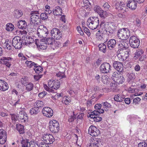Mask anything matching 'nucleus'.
<instances>
[{"mask_svg":"<svg viewBox=\"0 0 147 147\" xmlns=\"http://www.w3.org/2000/svg\"><path fill=\"white\" fill-rule=\"evenodd\" d=\"M118 37L122 40L127 39L130 36V32L127 28H123L119 30L117 32Z\"/></svg>","mask_w":147,"mask_h":147,"instance_id":"nucleus-4","label":"nucleus"},{"mask_svg":"<svg viewBox=\"0 0 147 147\" xmlns=\"http://www.w3.org/2000/svg\"><path fill=\"white\" fill-rule=\"evenodd\" d=\"M62 9L59 6L55 7L53 11V13L55 16H61L62 13Z\"/></svg>","mask_w":147,"mask_h":147,"instance_id":"nucleus-28","label":"nucleus"},{"mask_svg":"<svg viewBox=\"0 0 147 147\" xmlns=\"http://www.w3.org/2000/svg\"><path fill=\"white\" fill-rule=\"evenodd\" d=\"M116 2L115 6L116 9H118L119 11L125 10V4L123 2L121 1L119 3L116 1Z\"/></svg>","mask_w":147,"mask_h":147,"instance_id":"nucleus-24","label":"nucleus"},{"mask_svg":"<svg viewBox=\"0 0 147 147\" xmlns=\"http://www.w3.org/2000/svg\"><path fill=\"white\" fill-rule=\"evenodd\" d=\"M135 79L134 76L133 74H130L129 75L127 78V80L128 81H132Z\"/></svg>","mask_w":147,"mask_h":147,"instance_id":"nucleus-54","label":"nucleus"},{"mask_svg":"<svg viewBox=\"0 0 147 147\" xmlns=\"http://www.w3.org/2000/svg\"><path fill=\"white\" fill-rule=\"evenodd\" d=\"M38 11H37V12ZM37 11H33L30 16L29 26L30 28H34L35 26L38 23L40 16L38 13H36Z\"/></svg>","mask_w":147,"mask_h":147,"instance_id":"nucleus-3","label":"nucleus"},{"mask_svg":"<svg viewBox=\"0 0 147 147\" xmlns=\"http://www.w3.org/2000/svg\"><path fill=\"white\" fill-rule=\"evenodd\" d=\"M39 109L34 107L31 108L30 111V113L31 115H35L38 114L39 112Z\"/></svg>","mask_w":147,"mask_h":147,"instance_id":"nucleus-34","label":"nucleus"},{"mask_svg":"<svg viewBox=\"0 0 147 147\" xmlns=\"http://www.w3.org/2000/svg\"><path fill=\"white\" fill-rule=\"evenodd\" d=\"M100 142V139L99 138H94L91 139L89 147H98Z\"/></svg>","mask_w":147,"mask_h":147,"instance_id":"nucleus-20","label":"nucleus"},{"mask_svg":"<svg viewBox=\"0 0 147 147\" xmlns=\"http://www.w3.org/2000/svg\"><path fill=\"white\" fill-rule=\"evenodd\" d=\"M21 41L20 38L19 36H15L12 39V46L16 49H20L22 47Z\"/></svg>","mask_w":147,"mask_h":147,"instance_id":"nucleus-10","label":"nucleus"},{"mask_svg":"<svg viewBox=\"0 0 147 147\" xmlns=\"http://www.w3.org/2000/svg\"><path fill=\"white\" fill-rule=\"evenodd\" d=\"M12 120L15 121L17 120V117L15 114H10Z\"/></svg>","mask_w":147,"mask_h":147,"instance_id":"nucleus-61","label":"nucleus"},{"mask_svg":"<svg viewBox=\"0 0 147 147\" xmlns=\"http://www.w3.org/2000/svg\"><path fill=\"white\" fill-rule=\"evenodd\" d=\"M48 33L46 27H44L43 26H39L37 34L39 37L44 38L47 36Z\"/></svg>","mask_w":147,"mask_h":147,"instance_id":"nucleus-8","label":"nucleus"},{"mask_svg":"<svg viewBox=\"0 0 147 147\" xmlns=\"http://www.w3.org/2000/svg\"><path fill=\"white\" fill-rule=\"evenodd\" d=\"M98 13L101 18H105L107 16V13L106 11H104L102 10H100V11Z\"/></svg>","mask_w":147,"mask_h":147,"instance_id":"nucleus-45","label":"nucleus"},{"mask_svg":"<svg viewBox=\"0 0 147 147\" xmlns=\"http://www.w3.org/2000/svg\"><path fill=\"white\" fill-rule=\"evenodd\" d=\"M90 115H93V117H95L98 116L100 115V113H99L98 110H94L92 113V114Z\"/></svg>","mask_w":147,"mask_h":147,"instance_id":"nucleus-56","label":"nucleus"},{"mask_svg":"<svg viewBox=\"0 0 147 147\" xmlns=\"http://www.w3.org/2000/svg\"><path fill=\"white\" fill-rule=\"evenodd\" d=\"M110 6L109 5L108 3L107 2L105 3L103 6V7H104L105 9L106 10L109 9L110 7Z\"/></svg>","mask_w":147,"mask_h":147,"instance_id":"nucleus-62","label":"nucleus"},{"mask_svg":"<svg viewBox=\"0 0 147 147\" xmlns=\"http://www.w3.org/2000/svg\"><path fill=\"white\" fill-rule=\"evenodd\" d=\"M18 120H21L22 122H25L28 119L27 114L23 111L19 112L18 115Z\"/></svg>","mask_w":147,"mask_h":147,"instance_id":"nucleus-15","label":"nucleus"},{"mask_svg":"<svg viewBox=\"0 0 147 147\" xmlns=\"http://www.w3.org/2000/svg\"><path fill=\"white\" fill-rule=\"evenodd\" d=\"M23 84L25 87V89L27 92H29L32 90L34 88L33 84L31 82H23Z\"/></svg>","mask_w":147,"mask_h":147,"instance_id":"nucleus-23","label":"nucleus"},{"mask_svg":"<svg viewBox=\"0 0 147 147\" xmlns=\"http://www.w3.org/2000/svg\"><path fill=\"white\" fill-rule=\"evenodd\" d=\"M127 6L131 9L134 10L137 7V3L134 0H129Z\"/></svg>","mask_w":147,"mask_h":147,"instance_id":"nucleus-22","label":"nucleus"},{"mask_svg":"<svg viewBox=\"0 0 147 147\" xmlns=\"http://www.w3.org/2000/svg\"><path fill=\"white\" fill-rule=\"evenodd\" d=\"M99 20L97 17L92 16L89 18L87 23L88 27L92 30L96 29L99 25Z\"/></svg>","mask_w":147,"mask_h":147,"instance_id":"nucleus-2","label":"nucleus"},{"mask_svg":"<svg viewBox=\"0 0 147 147\" xmlns=\"http://www.w3.org/2000/svg\"><path fill=\"white\" fill-rule=\"evenodd\" d=\"M51 36L54 39L59 40L62 37V33L59 29L56 28H54L51 30Z\"/></svg>","mask_w":147,"mask_h":147,"instance_id":"nucleus-6","label":"nucleus"},{"mask_svg":"<svg viewBox=\"0 0 147 147\" xmlns=\"http://www.w3.org/2000/svg\"><path fill=\"white\" fill-rule=\"evenodd\" d=\"M34 69L36 73L39 74L43 70V68L40 66L36 64L34 68Z\"/></svg>","mask_w":147,"mask_h":147,"instance_id":"nucleus-32","label":"nucleus"},{"mask_svg":"<svg viewBox=\"0 0 147 147\" xmlns=\"http://www.w3.org/2000/svg\"><path fill=\"white\" fill-rule=\"evenodd\" d=\"M56 75L57 77L59 78L60 79H62L66 77L64 73L63 72L59 71L56 74Z\"/></svg>","mask_w":147,"mask_h":147,"instance_id":"nucleus-48","label":"nucleus"},{"mask_svg":"<svg viewBox=\"0 0 147 147\" xmlns=\"http://www.w3.org/2000/svg\"><path fill=\"white\" fill-rule=\"evenodd\" d=\"M129 42L131 47L133 48H138L140 44V41L139 39L134 36L130 37Z\"/></svg>","mask_w":147,"mask_h":147,"instance_id":"nucleus-9","label":"nucleus"},{"mask_svg":"<svg viewBox=\"0 0 147 147\" xmlns=\"http://www.w3.org/2000/svg\"><path fill=\"white\" fill-rule=\"evenodd\" d=\"M29 143V140L27 139H23L21 141V146L22 147H28Z\"/></svg>","mask_w":147,"mask_h":147,"instance_id":"nucleus-35","label":"nucleus"},{"mask_svg":"<svg viewBox=\"0 0 147 147\" xmlns=\"http://www.w3.org/2000/svg\"><path fill=\"white\" fill-rule=\"evenodd\" d=\"M7 133L3 129H0V144H3L6 141Z\"/></svg>","mask_w":147,"mask_h":147,"instance_id":"nucleus-17","label":"nucleus"},{"mask_svg":"<svg viewBox=\"0 0 147 147\" xmlns=\"http://www.w3.org/2000/svg\"><path fill=\"white\" fill-rule=\"evenodd\" d=\"M43 105V102L42 101L37 100L34 103V106L39 109L40 107H42Z\"/></svg>","mask_w":147,"mask_h":147,"instance_id":"nucleus-36","label":"nucleus"},{"mask_svg":"<svg viewBox=\"0 0 147 147\" xmlns=\"http://www.w3.org/2000/svg\"><path fill=\"white\" fill-rule=\"evenodd\" d=\"M114 98L115 101L121 102L123 100L124 98L121 95L118 94L115 95Z\"/></svg>","mask_w":147,"mask_h":147,"instance_id":"nucleus-37","label":"nucleus"},{"mask_svg":"<svg viewBox=\"0 0 147 147\" xmlns=\"http://www.w3.org/2000/svg\"><path fill=\"white\" fill-rule=\"evenodd\" d=\"M17 25L19 28L24 29L26 28V24L24 20H20L18 22Z\"/></svg>","mask_w":147,"mask_h":147,"instance_id":"nucleus-27","label":"nucleus"},{"mask_svg":"<svg viewBox=\"0 0 147 147\" xmlns=\"http://www.w3.org/2000/svg\"><path fill=\"white\" fill-rule=\"evenodd\" d=\"M101 81L104 84H107L109 82V78L108 76L107 75H104L102 76L101 78Z\"/></svg>","mask_w":147,"mask_h":147,"instance_id":"nucleus-33","label":"nucleus"},{"mask_svg":"<svg viewBox=\"0 0 147 147\" xmlns=\"http://www.w3.org/2000/svg\"><path fill=\"white\" fill-rule=\"evenodd\" d=\"M114 67L119 72H121L123 70V63L118 61H115L113 64Z\"/></svg>","mask_w":147,"mask_h":147,"instance_id":"nucleus-19","label":"nucleus"},{"mask_svg":"<svg viewBox=\"0 0 147 147\" xmlns=\"http://www.w3.org/2000/svg\"><path fill=\"white\" fill-rule=\"evenodd\" d=\"M105 27L102 30L112 34L113 33L114 30L113 25L111 23L107 22L105 23Z\"/></svg>","mask_w":147,"mask_h":147,"instance_id":"nucleus-18","label":"nucleus"},{"mask_svg":"<svg viewBox=\"0 0 147 147\" xmlns=\"http://www.w3.org/2000/svg\"><path fill=\"white\" fill-rule=\"evenodd\" d=\"M94 9L95 12L98 13L100 11V10H102L100 7L97 5H96L94 7Z\"/></svg>","mask_w":147,"mask_h":147,"instance_id":"nucleus-53","label":"nucleus"},{"mask_svg":"<svg viewBox=\"0 0 147 147\" xmlns=\"http://www.w3.org/2000/svg\"><path fill=\"white\" fill-rule=\"evenodd\" d=\"M144 53L142 49H139L135 53L136 56L138 57L142 55Z\"/></svg>","mask_w":147,"mask_h":147,"instance_id":"nucleus-51","label":"nucleus"},{"mask_svg":"<svg viewBox=\"0 0 147 147\" xmlns=\"http://www.w3.org/2000/svg\"><path fill=\"white\" fill-rule=\"evenodd\" d=\"M43 115L46 117L50 118L53 115V112L52 109L48 107H45L42 110Z\"/></svg>","mask_w":147,"mask_h":147,"instance_id":"nucleus-14","label":"nucleus"},{"mask_svg":"<svg viewBox=\"0 0 147 147\" xmlns=\"http://www.w3.org/2000/svg\"><path fill=\"white\" fill-rule=\"evenodd\" d=\"M6 49L9 50L11 49L12 47L11 46V43L9 41H6L5 43Z\"/></svg>","mask_w":147,"mask_h":147,"instance_id":"nucleus-47","label":"nucleus"},{"mask_svg":"<svg viewBox=\"0 0 147 147\" xmlns=\"http://www.w3.org/2000/svg\"><path fill=\"white\" fill-rule=\"evenodd\" d=\"M99 50L101 52L105 53L106 49V44L105 43L99 44L98 45Z\"/></svg>","mask_w":147,"mask_h":147,"instance_id":"nucleus-31","label":"nucleus"},{"mask_svg":"<svg viewBox=\"0 0 147 147\" xmlns=\"http://www.w3.org/2000/svg\"><path fill=\"white\" fill-rule=\"evenodd\" d=\"M52 45V47L54 50H55L59 47V42L54 41Z\"/></svg>","mask_w":147,"mask_h":147,"instance_id":"nucleus-49","label":"nucleus"},{"mask_svg":"<svg viewBox=\"0 0 147 147\" xmlns=\"http://www.w3.org/2000/svg\"><path fill=\"white\" fill-rule=\"evenodd\" d=\"M47 94V92H43L39 93L38 94L39 97L41 98H42L44 96L46 95Z\"/></svg>","mask_w":147,"mask_h":147,"instance_id":"nucleus-63","label":"nucleus"},{"mask_svg":"<svg viewBox=\"0 0 147 147\" xmlns=\"http://www.w3.org/2000/svg\"><path fill=\"white\" fill-rule=\"evenodd\" d=\"M84 32L86 33L88 36H90V33L89 30L87 27H85L84 28Z\"/></svg>","mask_w":147,"mask_h":147,"instance_id":"nucleus-60","label":"nucleus"},{"mask_svg":"<svg viewBox=\"0 0 147 147\" xmlns=\"http://www.w3.org/2000/svg\"><path fill=\"white\" fill-rule=\"evenodd\" d=\"M11 59V58L10 57H5L4 59V64L8 67H10L11 65V63L10 62L7 61V60H9Z\"/></svg>","mask_w":147,"mask_h":147,"instance_id":"nucleus-43","label":"nucleus"},{"mask_svg":"<svg viewBox=\"0 0 147 147\" xmlns=\"http://www.w3.org/2000/svg\"><path fill=\"white\" fill-rule=\"evenodd\" d=\"M111 106L110 104L107 101L103 103V107L105 111H107L110 108Z\"/></svg>","mask_w":147,"mask_h":147,"instance_id":"nucleus-44","label":"nucleus"},{"mask_svg":"<svg viewBox=\"0 0 147 147\" xmlns=\"http://www.w3.org/2000/svg\"><path fill=\"white\" fill-rule=\"evenodd\" d=\"M53 38H52V37H49L45 39V42L46 43L47 45H52V44H53V42L54 40L53 39Z\"/></svg>","mask_w":147,"mask_h":147,"instance_id":"nucleus-40","label":"nucleus"},{"mask_svg":"<svg viewBox=\"0 0 147 147\" xmlns=\"http://www.w3.org/2000/svg\"><path fill=\"white\" fill-rule=\"evenodd\" d=\"M110 91V90L109 88H108L107 87L104 88H102V89H100V92H107Z\"/></svg>","mask_w":147,"mask_h":147,"instance_id":"nucleus-59","label":"nucleus"},{"mask_svg":"<svg viewBox=\"0 0 147 147\" xmlns=\"http://www.w3.org/2000/svg\"><path fill=\"white\" fill-rule=\"evenodd\" d=\"M36 46L39 47L41 49H46L47 47V45L45 42V39H42L40 41L38 39H36L35 41Z\"/></svg>","mask_w":147,"mask_h":147,"instance_id":"nucleus-16","label":"nucleus"},{"mask_svg":"<svg viewBox=\"0 0 147 147\" xmlns=\"http://www.w3.org/2000/svg\"><path fill=\"white\" fill-rule=\"evenodd\" d=\"M71 100L70 98L67 96H64L62 99L61 102L62 103L66 105H70Z\"/></svg>","mask_w":147,"mask_h":147,"instance_id":"nucleus-26","label":"nucleus"},{"mask_svg":"<svg viewBox=\"0 0 147 147\" xmlns=\"http://www.w3.org/2000/svg\"><path fill=\"white\" fill-rule=\"evenodd\" d=\"M9 88L7 83L4 80L0 79V90L5 91Z\"/></svg>","mask_w":147,"mask_h":147,"instance_id":"nucleus-21","label":"nucleus"},{"mask_svg":"<svg viewBox=\"0 0 147 147\" xmlns=\"http://www.w3.org/2000/svg\"><path fill=\"white\" fill-rule=\"evenodd\" d=\"M48 84L49 87L52 89L57 90L60 87V83L58 80H51L49 81Z\"/></svg>","mask_w":147,"mask_h":147,"instance_id":"nucleus-7","label":"nucleus"},{"mask_svg":"<svg viewBox=\"0 0 147 147\" xmlns=\"http://www.w3.org/2000/svg\"><path fill=\"white\" fill-rule=\"evenodd\" d=\"M111 66L109 63L104 62L100 65V70L103 73H107L109 72L111 70Z\"/></svg>","mask_w":147,"mask_h":147,"instance_id":"nucleus-13","label":"nucleus"},{"mask_svg":"<svg viewBox=\"0 0 147 147\" xmlns=\"http://www.w3.org/2000/svg\"><path fill=\"white\" fill-rule=\"evenodd\" d=\"M6 30L8 31H12L14 29V27L11 23H9L7 24Z\"/></svg>","mask_w":147,"mask_h":147,"instance_id":"nucleus-42","label":"nucleus"},{"mask_svg":"<svg viewBox=\"0 0 147 147\" xmlns=\"http://www.w3.org/2000/svg\"><path fill=\"white\" fill-rule=\"evenodd\" d=\"M59 122L55 120L52 119L49 122V128L50 131L53 133H57L59 130Z\"/></svg>","mask_w":147,"mask_h":147,"instance_id":"nucleus-5","label":"nucleus"},{"mask_svg":"<svg viewBox=\"0 0 147 147\" xmlns=\"http://www.w3.org/2000/svg\"><path fill=\"white\" fill-rule=\"evenodd\" d=\"M138 147H146L147 144L144 141H142L138 144Z\"/></svg>","mask_w":147,"mask_h":147,"instance_id":"nucleus-55","label":"nucleus"},{"mask_svg":"<svg viewBox=\"0 0 147 147\" xmlns=\"http://www.w3.org/2000/svg\"><path fill=\"white\" fill-rule=\"evenodd\" d=\"M119 73H118L117 72H114L113 74L112 78L115 82L117 80L119 76H121L122 74H121L120 72Z\"/></svg>","mask_w":147,"mask_h":147,"instance_id":"nucleus-30","label":"nucleus"},{"mask_svg":"<svg viewBox=\"0 0 147 147\" xmlns=\"http://www.w3.org/2000/svg\"><path fill=\"white\" fill-rule=\"evenodd\" d=\"M124 81L125 78L122 74L121 76H119L117 79V80L115 82L119 84H122L124 82Z\"/></svg>","mask_w":147,"mask_h":147,"instance_id":"nucleus-39","label":"nucleus"},{"mask_svg":"<svg viewBox=\"0 0 147 147\" xmlns=\"http://www.w3.org/2000/svg\"><path fill=\"white\" fill-rule=\"evenodd\" d=\"M126 42L122 41L118 45L119 49L117 51V56L119 60L123 61H125L128 57V52L126 50L127 47Z\"/></svg>","mask_w":147,"mask_h":147,"instance_id":"nucleus-1","label":"nucleus"},{"mask_svg":"<svg viewBox=\"0 0 147 147\" xmlns=\"http://www.w3.org/2000/svg\"><path fill=\"white\" fill-rule=\"evenodd\" d=\"M93 116L92 115H90V117L93 119V120L95 122H98L101 121L102 120V118L98 116L95 117H93Z\"/></svg>","mask_w":147,"mask_h":147,"instance_id":"nucleus-41","label":"nucleus"},{"mask_svg":"<svg viewBox=\"0 0 147 147\" xmlns=\"http://www.w3.org/2000/svg\"><path fill=\"white\" fill-rule=\"evenodd\" d=\"M16 129L20 134H23L24 133V129L23 125L21 124H17Z\"/></svg>","mask_w":147,"mask_h":147,"instance_id":"nucleus-29","label":"nucleus"},{"mask_svg":"<svg viewBox=\"0 0 147 147\" xmlns=\"http://www.w3.org/2000/svg\"><path fill=\"white\" fill-rule=\"evenodd\" d=\"M88 133L92 136H97L100 134V132L96 127L94 125H91L88 128Z\"/></svg>","mask_w":147,"mask_h":147,"instance_id":"nucleus-11","label":"nucleus"},{"mask_svg":"<svg viewBox=\"0 0 147 147\" xmlns=\"http://www.w3.org/2000/svg\"><path fill=\"white\" fill-rule=\"evenodd\" d=\"M47 14L45 13H42L40 14V17L42 20H45L48 18Z\"/></svg>","mask_w":147,"mask_h":147,"instance_id":"nucleus-57","label":"nucleus"},{"mask_svg":"<svg viewBox=\"0 0 147 147\" xmlns=\"http://www.w3.org/2000/svg\"><path fill=\"white\" fill-rule=\"evenodd\" d=\"M22 12L20 11L16 10L15 11V14L16 18H19L22 15Z\"/></svg>","mask_w":147,"mask_h":147,"instance_id":"nucleus-46","label":"nucleus"},{"mask_svg":"<svg viewBox=\"0 0 147 147\" xmlns=\"http://www.w3.org/2000/svg\"><path fill=\"white\" fill-rule=\"evenodd\" d=\"M30 147H39L38 144L34 141H31L30 142Z\"/></svg>","mask_w":147,"mask_h":147,"instance_id":"nucleus-50","label":"nucleus"},{"mask_svg":"<svg viewBox=\"0 0 147 147\" xmlns=\"http://www.w3.org/2000/svg\"><path fill=\"white\" fill-rule=\"evenodd\" d=\"M42 138L45 143L47 144H52L55 141V138L53 135L49 134H44Z\"/></svg>","mask_w":147,"mask_h":147,"instance_id":"nucleus-12","label":"nucleus"},{"mask_svg":"<svg viewBox=\"0 0 147 147\" xmlns=\"http://www.w3.org/2000/svg\"><path fill=\"white\" fill-rule=\"evenodd\" d=\"M116 42V41L115 39H111L107 42L108 47L110 50L113 49L115 47Z\"/></svg>","mask_w":147,"mask_h":147,"instance_id":"nucleus-25","label":"nucleus"},{"mask_svg":"<svg viewBox=\"0 0 147 147\" xmlns=\"http://www.w3.org/2000/svg\"><path fill=\"white\" fill-rule=\"evenodd\" d=\"M141 100V99L140 98L137 97L133 99V103L135 105L138 104Z\"/></svg>","mask_w":147,"mask_h":147,"instance_id":"nucleus-52","label":"nucleus"},{"mask_svg":"<svg viewBox=\"0 0 147 147\" xmlns=\"http://www.w3.org/2000/svg\"><path fill=\"white\" fill-rule=\"evenodd\" d=\"M25 63L27 66L29 68H34V66L36 65L34 62L31 61H26Z\"/></svg>","mask_w":147,"mask_h":147,"instance_id":"nucleus-38","label":"nucleus"},{"mask_svg":"<svg viewBox=\"0 0 147 147\" xmlns=\"http://www.w3.org/2000/svg\"><path fill=\"white\" fill-rule=\"evenodd\" d=\"M44 87L46 90L49 92H52V89L49 87V86H48L47 85H44Z\"/></svg>","mask_w":147,"mask_h":147,"instance_id":"nucleus-64","label":"nucleus"},{"mask_svg":"<svg viewBox=\"0 0 147 147\" xmlns=\"http://www.w3.org/2000/svg\"><path fill=\"white\" fill-rule=\"evenodd\" d=\"M76 30L81 35H83L84 32L80 26H78L76 28Z\"/></svg>","mask_w":147,"mask_h":147,"instance_id":"nucleus-58","label":"nucleus"}]
</instances>
